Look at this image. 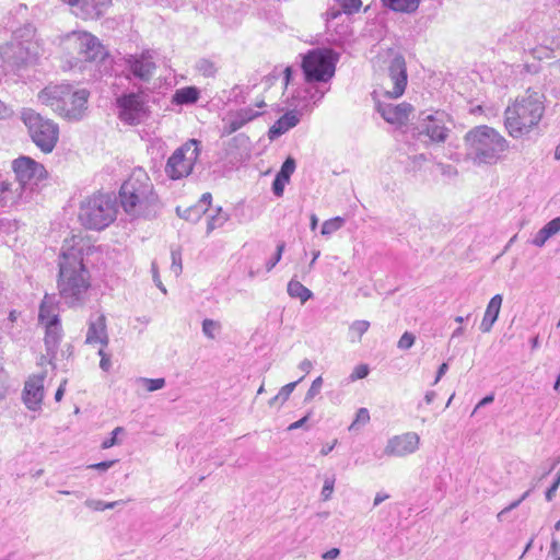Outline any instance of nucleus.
I'll use <instances>...</instances> for the list:
<instances>
[{
	"instance_id": "obj_1",
	"label": "nucleus",
	"mask_w": 560,
	"mask_h": 560,
	"mask_svg": "<svg viewBox=\"0 0 560 560\" xmlns=\"http://www.w3.org/2000/svg\"><path fill=\"white\" fill-rule=\"evenodd\" d=\"M57 289L68 307H81L89 300L90 272L83 264L81 249L69 248L58 258Z\"/></svg>"
},
{
	"instance_id": "obj_2",
	"label": "nucleus",
	"mask_w": 560,
	"mask_h": 560,
	"mask_svg": "<svg viewBox=\"0 0 560 560\" xmlns=\"http://www.w3.org/2000/svg\"><path fill=\"white\" fill-rule=\"evenodd\" d=\"M119 200L124 211L133 218H155L161 209V202L154 191L153 184L147 172L135 168L122 183Z\"/></svg>"
},
{
	"instance_id": "obj_3",
	"label": "nucleus",
	"mask_w": 560,
	"mask_h": 560,
	"mask_svg": "<svg viewBox=\"0 0 560 560\" xmlns=\"http://www.w3.org/2000/svg\"><path fill=\"white\" fill-rule=\"evenodd\" d=\"M544 101V94L528 89L506 107L504 126L512 138H522L538 126L545 113Z\"/></svg>"
},
{
	"instance_id": "obj_4",
	"label": "nucleus",
	"mask_w": 560,
	"mask_h": 560,
	"mask_svg": "<svg viewBox=\"0 0 560 560\" xmlns=\"http://www.w3.org/2000/svg\"><path fill=\"white\" fill-rule=\"evenodd\" d=\"M466 159L475 165H494L509 149L508 140L494 128L476 126L464 137Z\"/></svg>"
},
{
	"instance_id": "obj_5",
	"label": "nucleus",
	"mask_w": 560,
	"mask_h": 560,
	"mask_svg": "<svg viewBox=\"0 0 560 560\" xmlns=\"http://www.w3.org/2000/svg\"><path fill=\"white\" fill-rule=\"evenodd\" d=\"M89 96L88 90H73L69 84L49 85L38 93L42 104L69 121L83 119L88 110Z\"/></svg>"
},
{
	"instance_id": "obj_6",
	"label": "nucleus",
	"mask_w": 560,
	"mask_h": 560,
	"mask_svg": "<svg viewBox=\"0 0 560 560\" xmlns=\"http://www.w3.org/2000/svg\"><path fill=\"white\" fill-rule=\"evenodd\" d=\"M117 197L108 192H95L84 198L79 208V221L93 231L108 228L117 217Z\"/></svg>"
},
{
	"instance_id": "obj_7",
	"label": "nucleus",
	"mask_w": 560,
	"mask_h": 560,
	"mask_svg": "<svg viewBox=\"0 0 560 560\" xmlns=\"http://www.w3.org/2000/svg\"><path fill=\"white\" fill-rule=\"evenodd\" d=\"M70 63L77 66L82 62H104L107 51L97 37L86 32H71L62 40Z\"/></svg>"
},
{
	"instance_id": "obj_8",
	"label": "nucleus",
	"mask_w": 560,
	"mask_h": 560,
	"mask_svg": "<svg viewBox=\"0 0 560 560\" xmlns=\"http://www.w3.org/2000/svg\"><path fill=\"white\" fill-rule=\"evenodd\" d=\"M21 119L27 127L32 141L43 153H50L59 140V127L32 108H23Z\"/></svg>"
},
{
	"instance_id": "obj_9",
	"label": "nucleus",
	"mask_w": 560,
	"mask_h": 560,
	"mask_svg": "<svg viewBox=\"0 0 560 560\" xmlns=\"http://www.w3.org/2000/svg\"><path fill=\"white\" fill-rule=\"evenodd\" d=\"M452 119L443 110H436L432 114L421 113L415 127L413 135L423 144H442L452 131Z\"/></svg>"
},
{
	"instance_id": "obj_10",
	"label": "nucleus",
	"mask_w": 560,
	"mask_h": 560,
	"mask_svg": "<svg viewBox=\"0 0 560 560\" xmlns=\"http://www.w3.org/2000/svg\"><path fill=\"white\" fill-rule=\"evenodd\" d=\"M338 55L329 48H315L308 50L302 59V70L305 81L328 82L336 71Z\"/></svg>"
},
{
	"instance_id": "obj_11",
	"label": "nucleus",
	"mask_w": 560,
	"mask_h": 560,
	"mask_svg": "<svg viewBox=\"0 0 560 560\" xmlns=\"http://www.w3.org/2000/svg\"><path fill=\"white\" fill-rule=\"evenodd\" d=\"M199 144L198 140L190 139L173 152L165 165V173L171 179L184 178L192 172L200 154Z\"/></svg>"
},
{
	"instance_id": "obj_12",
	"label": "nucleus",
	"mask_w": 560,
	"mask_h": 560,
	"mask_svg": "<svg viewBox=\"0 0 560 560\" xmlns=\"http://www.w3.org/2000/svg\"><path fill=\"white\" fill-rule=\"evenodd\" d=\"M31 59L27 45L22 42H8L0 46V60L4 73H15L25 68Z\"/></svg>"
},
{
	"instance_id": "obj_13",
	"label": "nucleus",
	"mask_w": 560,
	"mask_h": 560,
	"mask_svg": "<svg viewBox=\"0 0 560 560\" xmlns=\"http://www.w3.org/2000/svg\"><path fill=\"white\" fill-rule=\"evenodd\" d=\"M118 116L128 125H139L148 117L144 100L139 93L122 94L117 98Z\"/></svg>"
},
{
	"instance_id": "obj_14",
	"label": "nucleus",
	"mask_w": 560,
	"mask_h": 560,
	"mask_svg": "<svg viewBox=\"0 0 560 560\" xmlns=\"http://www.w3.org/2000/svg\"><path fill=\"white\" fill-rule=\"evenodd\" d=\"M12 168L22 186L37 184L47 176L44 165L26 155L13 160Z\"/></svg>"
},
{
	"instance_id": "obj_15",
	"label": "nucleus",
	"mask_w": 560,
	"mask_h": 560,
	"mask_svg": "<svg viewBox=\"0 0 560 560\" xmlns=\"http://www.w3.org/2000/svg\"><path fill=\"white\" fill-rule=\"evenodd\" d=\"M68 4L71 12L82 20H98L112 5V0H61Z\"/></svg>"
},
{
	"instance_id": "obj_16",
	"label": "nucleus",
	"mask_w": 560,
	"mask_h": 560,
	"mask_svg": "<svg viewBox=\"0 0 560 560\" xmlns=\"http://www.w3.org/2000/svg\"><path fill=\"white\" fill-rule=\"evenodd\" d=\"M387 71L388 80L393 88L386 90L385 95L389 98H398L404 94L408 81L405 58L401 55H396L389 61Z\"/></svg>"
},
{
	"instance_id": "obj_17",
	"label": "nucleus",
	"mask_w": 560,
	"mask_h": 560,
	"mask_svg": "<svg viewBox=\"0 0 560 560\" xmlns=\"http://www.w3.org/2000/svg\"><path fill=\"white\" fill-rule=\"evenodd\" d=\"M419 445V435L416 432H407L390 438L384 448V454L386 456L404 457L415 453Z\"/></svg>"
},
{
	"instance_id": "obj_18",
	"label": "nucleus",
	"mask_w": 560,
	"mask_h": 560,
	"mask_svg": "<svg viewBox=\"0 0 560 560\" xmlns=\"http://www.w3.org/2000/svg\"><path fill=\"white\" fill-rule=\"evenodd\" d=\"M45 373L32 375L24 384L22 399L27 409L37 411L44 399Z\"/></svg>"
},
{
	"instance_id": "obj_19",
	"label": "nucleus",
	"mask_w": 560,
	"mask_h": 560,
	"mask_svg": "<svg viewBox=\"0 0 560 560\" xmlns=\"http://www.w3.org/2000/svg\"><path fill=\"white\" fill-rule=\"evenodd\" d=\"M153 54L150 50L140 55H130L126 59L129 70L137 79L148 82L156 68L153 61Z\"/></svg>"
},
{
	"instance_id": "obj_20",
	"label": "nucleus",
	"mask_w": 560,
	"mask_h": 560,
	"mask_svg": "<svg viewBox=\"0 0 560 560\" xmlns=\"http://www.w3.org/2000/svg\"><path fill=\"white\" fill-rule=\"evenodd\" d=\"M412 109V105L406 102L397 105L377 104V112L387 122L393 125H404L408 120Z\"/></svg>"
},
{
	"instance_id": "obj_21",
	"label": "nucleus",
	"mask_w": 560,
	"mask_h": 560,
	"mask_svg": "<svg viewBox=\"0 0 560 560\" xmlns=\"http://www.w3.org/2000/svg\"><path fill=\"white\" fill-rule=\"evenodd\" d=\"M108 341L106 318L104 315H98L96 319H91L89 323L85 342L90 345L101 343L106 347Z\"/></svg>"
},
{
	"instance_id": "obj_22",
	"label": "nucleus",
	"mask_w": 560,
	"mask_h": 560,
	"mask_svg": "<svg viewBox=\"0 0 560 560\" xmlns=\"http://www.w3.org/2000/svg\"><path fill=\"white\" fill-rule=\"evenodd\" d=\"M61 339V327L59 322V316L54 315L49 322L46 323V334H45V346L48 355H55L58 345Z\"/></svg>"
},
{
	"instance_id": "obj_23",
	"label": "nucleus",
	"mask_w": 560,
	"mask_h": 560,
	"mask_svg": "<svg viewBox=\"0 0 560 560\" xmlns=\"http://www.w3.org/2000/svg\"><path fill=\"white\" fill-rule=\"evenodd\" d=\"M300 121L299 115L294 110L287 112L269 129L268 136L271 140L277 139Z\"/></svg>"
},
{
	"instance_id": "obj_24",
	"label": "nucleus",
	"mask_w": 560,
	"mask_h": 560,
	"mask_svg": "<svg viewBox=\"0 0 560 560\" xmlns=\"http://www.w3.org/2000/svg\"><path fill=\"white\" fill-rule=\"evenodd\" d=\"M502 300L503 299L501 294H495L489 301L479 327L482 332H489L492 329L493 324L499 317Z\"/></svg>"
},
{
	"instance_id": "obj_25",
	"label": "nucleus",
	"mask_w": 560,
	"mask_h": 560,
	"mask_svg": "<svg viewBox=\"0 0 560 560\" xmlns=\"http://www.w3.org/2000/svg\"><path fill=\"white\" fill-rule=\"evenodd\" d=\"M361 7V0H335V5L329 8L326 12L327 21L336 20L342 13L351 15L358 12Z\"/></svg>"
},
{
	"instance_id": "obj_26",
	"label": "nucleus",
	"mask_w": 560,
	"mask_h": 560,
	"mask_svg": "<svg viewBox=\"0 0 560 560\" xmlns=\"http://www.w3.org/2000/svg\"><path fill=\"white\" fill-rule=\"evenodd\" d=\"M560 232V217H557L545 224L532 240V244L537 247H542L545 243Z\"/></svg>"
},
{
	"instance_id": "obj_27",
	"label": "nucleus",
	"mask_w": 560,
	"mask_h": 560,
	"mask_svg": "<svg viewBox=\"0 0 560 560\" xmlns=\"http://www.w3.org/2000/svg\"><path fill=\"white\" fill-rule=\"evenodd\" d=\"M200 96V91L196 86H185L176 90L173 95V102L178 105L195 104Z\"/></svg>"
},
{
	"instance_id": "obj_28",
	"label": "nucleus",
	"mask_w": 560,
	"mask_h": 560,
	"mask_svg": "<svg viewBox=\"0 0 560 560\" xmlns=\"http://www.w3.org/2000/svg\"><path fill=\"white\" fill-rule=\"evenodd\" d=\"M382 2L392 11L411 13L418 9L420 0H382Z\"/></svg>"
},
{
	"instance_id": "obj_29",
	"label": "nucleus",
	"mask_w": 560,
	"mask_h": 560,
	"mask_svg": "<svg viewBox=\"0 0 560 560\" xmlns=\"http://www.w3.org/2000/svg\"><path fill=\"white\" fill-rule=\"evenodd\" d=\"M260 115V113L254 110L250 107L241 108L235 113H230L229 117L232 119V121L241 129L244 127L247 122L254 120Z\"/></svg>"
},
{
	"instance_id": "obj_30",
	"label": "nucleus",
	"mask_w": 560,
	"mask_h": 560,
	"mask_svg": "<svg viewBox=\"0 0 560 560\" xmlns=\"http://www.w3.org/2000/svg\"><path fill=\"white\" fill-rule=\"evenodd\" d=\"M288 294L291 298L300 299L302 303H305L313 296V293L310 289H307L300 281L294 279L290 280V282L288 283Z\"/></svg>"
},
{
	"instance_id": "obj_31",
	"label": "nucleus",
	"mask_w": 560,
	"mask_h": 560,
	"mask_svg": "<svg viewBox=\"0 0 560 560\" xmlns=\"http://www.w3.org/2000/svg\"><path fill=\"white\" fill-rule=\"evenodd\" d=\"M230 219L229 213L222 210L221 207L215 209V213L209 215L207 222V234H210L218 228H221Z\"/></svg>"
},
{
	"instance_id": "obj_32",
	"label": "nucleus",
	"mask_w": 560,
	"mask_h": 560,
	"mask_svg": "<svg viewBox=\"0 0 560 560\" xmlns=\"http://www.w3.org/2000/svg\"><path fill=\"white\" fill-rule=\"evenodd\" d=\"M35 33V26L32 23H26L13 32L12 40L22 42L24 45H27V43L34 38Z\"/></svg>"
},
{
	"instance_id": "obj_33",
	"label": "nucleus",
	"mask_w": 560,
	"mask_h": 560,
	"mask_svg": "<svg viewBox=\"0 0 560 560\" xmlns=\"http://www.w3.org/2000/svg\"><path fill=\"white\" fill-rule=\"evenodd\" d=\"M177 214L189 222H198L202 214L207 212V208H201L198 205H194L189 208H186L185 210H180L179 207L176 208Z\"/></svg>"
},
{
	"instance_id": "obj_34",
	"label": "nucleus",
	"mask_w": 560,
	"mask_h": 560,
	"mask_svg": "<svg viewBox=\"0 0 560 560\" xmlns=\"http://www.w3.org/2000/svg\"><path fill=\"white\" fill-rule=\"evenodd\" d=\"M370 322L368 320H354L349 327V339L351 342H358L362 336L369 330Z\"/></svg>"
},
{
	"instance_id": "obj_35",
	"label": "nucleus",
	"mask_w": 560,
	"mask_h": 560,
	"mask_svg": "<svg viewBox=\"0 0 560 560\" xmlns=\"http://www.w3.org/2000/svg\"><path fill=\"white\" fill-rule=\"evenodd\" d=\"M54 310H55L54 299L51 296H49L48 294H46L44 296V300L42 301V304L39 307V314H38L39 322L45 323V324L47 322H49V319L54 315H56L54 313Z\"/></svg>"
},
{
	"instance_id": "obj_36",
	"label": "nucleus",
	"mask_w": 560,
	"mask_h": 560,
	"mask_svg": "<svg viewBox=\"0 0 560 560\" xmlns=\"http://www.w3.org/2000/svg\"><path fill=\"white\" fill-rule=\"evenodd\" d=\"M302 380H303V377H301V378H300L299 381H296V382H291V383H289V384L284 385V386L280 389V392H279L275 397H272V398L269 400V406H275L278 401H279L281 405H282V404H284V402L289 399V397H290L291 393L294 390V388H295L296 384H298L300 381H302Z\"/></svg>"
},
{
	"instance_id": "obj_37",
	"label": "nucleus",
	"mask_w": 560,
	"mask_h": 560,
	"mask_svg": "<svg viewBox=\"0 0 560 560\" xmlns=\"http://www.w3.org/2000/svg\"><path fill=\"white\" fill-rule=\"evenodd\" d=\"M196 69L200 74L207 78L214 77L217 72L214 62L206 58H201L196 62Z\"/></svg>"
},
{
	"instance_id": "obj_38",
	"label": "nucleus",
	"mask_w": 560,
	"mask_h": 560,
	"mask_svg": "<svg viewBox=\"0 0 560 560\" xmlns=\"http://www.w3.org/2000/svg\"><path fill=\"white\" fill-rule=\"evenodd\" d=\"M343 224V219L340 217H336L334 219L326 220L323 225L320 233L324 236H329L336 231H338Z\"/></svg>"
},
{
	"instance_id": "obj_39",
	"label": "nucleus",
	"mask_w": 560,
	"mask_h": 560,
	"mask_svg": "<svg viewBox=\"0 0 560 560\" xmlns=\"http://www.w3.org/2000/svg\"><path fill=\"white\" fill-rule=\"evenodd\" d=\"M295 160L292 156H288L285 161L282 163L280 171L277 173V176L289 182L291 175L295 171Z\"/></svg>"
},
{
	"instance_id": "obj_40",
	"label": "nucleus",
	"mask_w": 560,
	"mask_h": 560,
	"mask_svg": "<svg viewBox=\"0 0 560 560\" xmlns=\"http://www.w3.org/2000/svg\"><path fill=\"white\" fill-rule=\"evenodd\" d=\"M370 421V412L366 408H360L358 409L355 413V419L350 424L349 430H357L359 425H365Z\"/></svg>"
},
{
	"instance_id": "obj_41",
	"label": "nucleus",
	"mask_w": 560,
	"mask_h": 560,
	"mask_svg": "<svg viewBox=\"0 0 560 560\" xmlns=\"http://www.w3.org/2000/svg\"><path fill=\"white\" fill-rule=\"evenodd\" d=\"M530 491H532V489H529V490L525 491V492L522 494V497H521L520 499H517V500L513 501V502H512V503H510L506 508H504L502 511H500V512L498 513V515H497L498 520H499L500 522H502V521H503V518H504V515H505V514H508L509 512H511L512 510H514V509L518 508V506H520V504H521L525 499H527V498H528V495L530 494Z\"/></svg>"
},
{
	"instance_id": "obj_42",
	"label": "nucleus",
	"mask_w": 560,
	"mask_h": 560,
	"mask_svg": "<svg viewBox=\"0 0 560 560\" xmlns=\"http://www.w3.org/2000/svg\"><path fill=\"white\" fill-rule=\"evenodd\" d=\"M285 248V244L284 242H280L278 245H277V249H276V253L273 254V256L266 262V270L267 271H271L275 266L281 260V257H282V254H283V250Z\"/></svg>"
},
{
	"instance_id": "obj_43",
	"label": "nucleus",
	"mask_w": 560,
	"mask_h": 560,
	"mask_svg": "<svg viewBox=\"0 0 560 560\" xmlns=\"http://www.w3.org/2000/svg\"><path fill=\"white\" fill-rule=\"evenodd\" d=\"M220 328V324L213 319L206 318L202 322V332L208 337L213 339L214 332Z\"/></svg>"
},
{
	"instance_id": "obj_44",
	"label": "nucleus",
	"mask_w": 560,
	"mask_h": 560,
	"mask_svg": "<svg viewBox=\"0 0 560 560\" xmlns=\"http://www.w3.org/2000/svg\"><path fill=\"white\" fill-rule=\"evenodd\" d=\"M323 378L322 376L316 377L305 395V401L312 400L322 389Z\"/></svg>"
},
{
	"instance_id": "obj_45",
	"label": "nucleus",
	"mask_w": 560,
	"mask_h": 560,
	"mask_svg": "<svg viewBox=\"0 0 560 560\" xmlns=\"http://www.w3.org/2000/svg\"><path fill=\"white\" fill-rule=\"evenodd\" d=\"M172 256V266L171 269L175 273V276H178L182 272L183 266H182V254L177 249H173L171 252Z\"/></svg>"
},
{
	"instance_id": "obj_46",
	"label": "nucleus",
	"mask_w": 560,
	"mask_h": 560,
	"mask_svg": "<svg viewBox=\"0 0 560 560\" xmlns=\"http://www.w3.org/2000/svg\"><path fill=\"white\" fill-rule=\"evenodd\" d=\"M416 337L409 331H405L398 340L397 347L402 350L410 349L415 343Z\"/></svg>"
},
{
	"instance_id": "obj_47",
	"label": "nucleus",
	"mask_w": 560,
	"mask_h": 560,
	"mask_svg": "<svg viewBox=\"0 0 560 560\" xmlns=\"http://www.w3.org/2000/svg\"><path fill=\"white\" fill-rule=\"evenodd\" d=\"M147 387V390L154 392L158 389H161L165 386V380L164 378H142L141 380Z\"/></svg>"
},
{
	"instance_id": "obj_48",
	"label": "nucleus",
	"mask_w": 560,
	"mask_h": 560,
	"mask_svg": "<svg viewBox=\"0 0 560 560\" xmlns=\"http://www.w3.org/2000/svg\"><path fill=\"white\" fill-rule=\"evenodd\" d=\"M124 432V428L121 427H117L115 428L113 431H112V435L110 438L108 439H105L102 444H101V447L103 450H107V448H110L113 447L115 444H117V435L119 433Z\"/></svg>"
},
{
	"instance_id": "obj_49",
	"label": "nucleus",
	"mask_w": 560,
	"mask_h": 560,
	"mask_svg": "<svg viewBox=\"0 0 560 560\" xmlns=\"http://www.w3.org/2000/svg\"><path fill=\"white\" fill-rule=\"evenodd\" d=\"M335 478H326L322 489V498L324 501H328L334 492Z\"/></svg>"
},
{
	"instance_id": "obj_50",
	"label": "nucleus",
	"mask_w": 560,
	"mask_h": 560,
	"mask_svg": "<svg viewBox=\"0 0 560 560\" xmlns=\"http://www.w3.org/2000/svg\"><path fill=\"white\" fill-rule=\"evenodd\" d=\"M369 366L366 364H359L354 368L353 372L350 375L352 381L364 378L369 375Z\"/></svg>"
},
{
	"instance_id": "obj_51",
	"label": "nucleus",
	"mask_w": 560,
	"mask_h": 560,
	"mask_svg": "<svg viewBox=\"0 0 560 560\" xmlns=\"http://www.w3.org/2000/svg\"><path fill=\"white\" fill-rule=\"evenodd\" d=\"M224 125L221 129V137H228L234 132H236L238 127L232 121V119L228 116V118L223 119Z\"/></svg>"
},
{
	"instance_id": "obj_52",
	"label": "nucleus",
	"mask_w": 560,
	"mask_h": 560,
	"mask_svg": "<svg viewBox=\"0 0 560 560\" xmlns=\"http://www.w3.org/2000/svg\"><path fill=\"white\" fill-rule=\"evenodd\" d=\"M224 125L221 129V137H228L234 132H236L238 127L232 121V119L228 116V118L223 119Z\"/></svg>"
},
{
	"instance_id": "obj_53",
	"label": "nucleus",
	"mask_w": 560,
	"mask_h": 560,
	"mask_svg": "<svg viewBox=\"0 0 560 560\" xmlns=\"http://www.w3.org/2000/svg\"><path fill=\"white\" fill-rule=\"evenodd\" d=\"M289 183L288 180H284L283 178L276 175L273 182H272V192L277 197H281L284 191L285 184Z\"/></svg>"
},
{
	"instance_id": "obj_54",
	"label": "nucleus",
	"mask_w": 560,
	"mask_h": 560,
	"mask_svg": "<svg viewBox=\"0 0 560 560\" xmlns=\"http://www.w3.org/2000/svg\"><path fill=\"white\" fill-rule=\"evenodd\" d=\"M116 463H117L116 459H114V460H105V462H100V463H96V464H92V465L88 466V468L95 469V470H98L101 472H104L107 469H109L112 466H114Z\"/></svg>"
},
{
	"instance_id": "obj_55",
	"label": "nucleus",
	"mask_w": 560,
	"mask_h": 560,
	"mask_svg": "<svg viewBox=\"0 0 560 560\" xmlns=\"http://www.w3.org/2000/svg\"><path fill=\"white\" fill-rule=\"evenodd\" d=\"M98 355L101 357L100 368L103 371H108L110 369V366H112V362H110L109 355L104 351L103 348L98 350Z\"/></svg>"
},
{
	"instance_id": "obj_56",
	"label": "nucleus",
	"mask_w": 560,
	"mask_h": 560,
	"mask_svg": "<svg viewBox=\"0 0 560 560\" xmlns=\"http://www.w3.org/2000/svg\"><path fill=\"white\" fill-rule=\"evenodd\" d=\"M84 504L93 511H104L105 502L102 500L88 499Z\"/></svg>"
},
{
	"instance_id": "obj_57",
	"label": "nucleus",
	"mask_w": 560,
	"mask_h": 560,
	"mask_svg": "<svg viewBox=\"0 0 560 560\" xmlns=\"http://www.w3.org/2000/svg\"><path fill=\"white\" fill-rule=\"evenodd\" d=\"M560 485V474L557 476L552 485L547 489L546 491V500L551 501L556 494V491L558 490Z\"/></svg>"
},
{
	"instance_id": "obj_58",
	"label": "nucleus",
	"mask_w": 560,
	"mask_h": 560,
	"mask_svg": "<svg viewBox=\"0 0 560 560\" xmlns=\"http://www.w3.org/2000/svg\"><path fill=\"white\" fill-rule=\"evenodd\" d=\"M231 143L235 147H247L249 138L244 133H240L231 140Z\"/></svg>"
},
{
	"instance_id": "obj_59",
	"label": "nucleus",
	"mask_w": 560,
	"mask_h": 560,
	"mask_svg": "<svg viewBox=\"0 0 560 560\" xmlns=\"http://www.w3.org/2000/svg\"><path fill=\"white\" fill-rule=\"evenodd\" d=\"M151 270H152L154 283L156 284L158 288H160L165 293L166 289L162 284V281L160 279L159 271H158V266H156L155 261L152 262Z\"/></svg>"
},
{
	"instance_id": "obj_60",
	"label": "nucleus",
	"mask_w": 560,
	"mask_h": 560,
	"mask_svg": "<svg viewBox=\"0 0 560 560\" xmlns=\"http://www.w3.org/2000/svg\"><path fill=\"white\" fill-rule=\"evenodd\" d=\"M211 201H212V195L210 192H205L201 198L199 199L198 201V206H200L201 208H209V206L211 205Z\"/></svg>"
},
{
	"instance_id": "obj_61",
	"label": "nucleus",
	"mask_w": 560,
	"mask_h": 560,
	"mask_svg": "<svg viewBox=\"0 0 560 560\" xmlns=\"http://www.w3.org/2000/svg\"><path fill=\"white\" fill-rule=\"evenodd\" d=\"M448 370V364L447 363H442L439 369H438V372H436V376H435V380L433 382V385L438 384V382L442 378V376L445 375V373L447 372Z\"/></svg>"
},
{
	"instance_id": "obj_62",
	"label": "nucleus",
	"mask_w": 560,
	"mask_h": 560,
	"mask_svg": "<svg viewBox=\"0 0 560 560\" xmlns=\"http://www.w3.org/2000/svg\"><path fill=\"white\" fill-rule=\"evenodd\" d=\"M308 417H310V413H308V415H306L305 417L301 418L300 420H298V421H295V422L291 423V424L288 427V430H289V431H292V430H296V429L302 428V427L306 423V421L308 420Z\"/></svg>"
},
{
	"instance_id": "obj_63",
	"label": "nucleus",
	"mask_w": 560,
	"mask_h": 560,
	"mask_svg": "<svg viewBox=\"0 0 560 560\" xmlns=\"http://www.w3.org/2000/svg\"><path fill=\"white\" fill-rule=\"evenodd\" d=\"M340 555V550L338 548H331L323 555V559L331 560L337 558Z\"/></svg>"
},
{
	"instance_id": "obj_64",
	"label": "nucleus",
	"mask_w": 560,
	"mask_h": 560,
	"mask_svg": "<svg viewBox=\"0 0 560 560\" xmlns=\"http://www.w3.org/2000/svg\"><path fill=\"white\" fill-rule=\"evenodd\" d=\"M312 366H313V364L308 359H304L299 364V369L306 374L310 373V371L312 370Z\"/></svg>"
}]
</instances>
